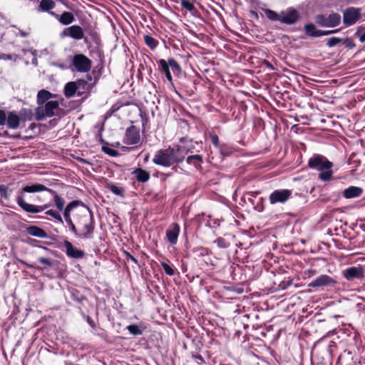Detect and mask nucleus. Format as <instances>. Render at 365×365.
I'll use <instances>...</instances> for the list:
<instances>
[{
    "instance_id": "obj_9",
    "label": "nucleus",
    "mask_w": 365,
    "mask_h": 365,
    "mask_svg": "<svg viewBox=\"0 0 365 365\" xmlns=\"http://www.w3.org/2000/svg\"><path fill=\"white\" fill-rule=\"evenodd\" d=\"M292 191L289 189L274 190L269 196L270 204L285 203L291 197Z\"/></svg>"
},
{
    "instance_id": "obj_42",
    "label": "nucleus",
    "mask_w": 365,
    "mask_h": 365,
    "mask_svg": "<svg viewBox=\"0 0 365 365\" xmlns=\"http://www.w3.org/2000/svg\"><path fill=\"white\" fill-rule=\"evenodd\" d=\"M342 41H343V38L333 36L327 40L326 45L328 47L331 48V47L335 46L336 45H337L339 43H342Z\"/></svg>"
},
{
    "instance_id": "obj_49",
    "label": "nucleus",
    "mask_w": 365,
    "mask_h": 365,
    "mask_svg": "<svg viewBox=\"0 0 365 365\" xmlns=\"http://www.w3.org/2000/svg\"><path fill=\"white\" fill-rule=\"evenodd\" d=\"M364 29L363 26H360L357 27L356 31L355 32V36L359 37L360 42H365V32L364 34H361V31Z\"/></svg>"
},
{
    "instance_id": "obj_59",
    "label": "nucleus",
    "mask_w": 365,
    "mask_h": 365,
    "mask_svg": "<svg viewBox=\"0 0 365 365\" xmlns=\"http://www.w3.org/2000/svg\"><path fill=\"white\" fill-rule=\"evenodd\" d=\"M143 131H144L145 124L148 123V118L145 117V118H143Z\"/></svg>"
},
{
    "instance_id": "obj_37",
    "label": "nucleus",
    "mask_w": 365,
    "mask_h": 365,
    "mask_svg": "<svg viewBox=\"0 0 365 365\" xmlns=\"http://www.w3.org/2000/svg\"><path fill=\"white\" fill-rule=\"evenodd\" d=\"M315 22L322 27H328L327 16L324 14H318L315 16Z\"/></svg>"
},
{
    "instance_id": "obj_53",
    "label": "nucleus",
    "mask_w": 365,
    "mask_h": 365,
    "mask_svg": "<svg viewBox=\"0 0 365 365\" xmlns=\"http://www.w3.org/2000/svg\"><path fill=\"white\" fill-rule=\"evenodd\" d=\"M7 119V115L4 110H0V125H4Z\"/></svg>"
},
{
    "instance_id": "obj_16",
    "label": "nucleus",
    "mask_w": 365,
    "mask_h": 365,
    "mask_svg": "<svg viewBox=\"0 0 365 365\" xmlns=\"http://www.w3.org/2000/svg\"><path fill=\"white\" fill-rule=\"evenodd\" d=\"M63 246L66 248V254L70 258L81 259L85 256V252L76 248L71 242L65 240Z\"/></svg>"
},
{
    "instance_id": "obj_21",
    "label": "nucleus",
    "mask_w": 365,
    "mask_h": 365,
    "mask_svg": "<svg viewBox=\"0 0 365 365\" xmlns=\"http://www.w3.org/2000/svg\"><path fill=\"white\" fill-rule=\"evenodd\" d=\"M363 190L359 187L349 186L344 190L343 195L346 199L359 197L362 195Z\"/></svg>"
},
{
    "instance_id": "obj_47",
    "label": "nucleus",
    "mask_w": 365,
    "mask_h": 365,
    "mask_svg": "<svg viewBox=\"0 0 365 365\" xmlns=\"http://www.w3.org/2000/svg\"><path fill=\"white\" fill-rule=\"evenodd\" d=\"M102 150L111 157H115L118 155V152L116 150L110 148L107 146L103 145Z\"/></svg>"
},
{
    "instance_id": "obj_6",
    "label": "nucleus",
    "mask_w": 365,
    "mask_h": 365,
    "mask_svg": "<svg viewBox=\"0 0 365 365\" xmlns=\"http://www.w3.org/2000/svg\"><path fill=\"white\" fill-rule=\"evenodd\" d=\"M59 106L58 101H49L45 103L43 106H38L35 109V119L36 120H41L46 117L51 118L54 115V110Z\"/></svg>"
},
{
    "instance_id": "obj_24",
    "label": "nucleus",
    "mask_w": 365,
    "mask_h": 365,
    "mask_svg": "<svg viewBox=\"0 0 365 365\" xmlns=\"http://www.w3.org/2000/svg\"><path fill=\"white\" fill-rule=\"evenodd\" d=\"M186 162L187 164L192 165L197 170L202 168L203 158L201 155H191L187 157Z\"/></svg>"
},
{
    "instance_id": "obj_28",
    "label": "nucleus",
    "mask_w": 365,
    "mask_h": 365,
    "mask_svg": "<svg viewBox=\"0 0 365 365\" xmlns=\"http://www.w3.org/2000/svg\"><path fill=\"white\" fill-rule=\"evenodd\" d=\"M78 89L76 83H75V81H71L67 83L65 86L64 95L67 98H71L75 95Z\"/></svg>"
},
{
    "instance_id": "obj_57",
    "label": "nucleus",
    "mask_w": 365,
    "mask_h": 365,
    "mask_svg": "<svg viewBox=\"0 0 365 365\" xmlns=\"http://www.w3.org/2000/svg\"><path fill=\"white\" fill-rule=\"evenodd\" d=\"M86 321H87V322L89 324V325L92 328H95L96 327V324H95V322H93V320L92 319V318L91 317L87 316L86 317Z\"/></svg>"
},
{
    "instance_id": "obj_64",
    "label": "nucleus",
    "mask_w": 365,
    "mask_h": 365,
    "mask_svg": "<svg viewBox=\"0 0 365 365\" xmlns=\"http://www.w3.org/2000/svg\"><path fill=\"white\" fill-rule=\"evenodd\" d=\"M36 198H37L38 202H43V200L39 196H37Z\"/></svg>"
},
{
    "instance_id": "obj_14",
    "label": "nucleus",
    "mask_w": 365,
    "mask_h": 365,
    "mask_svg": "<svg viewBox=\"0 0 365 365\" xmlns=\"http://www.w3.org/2000/svg\"><path fill=\"white\" fill-rule=\"evenodd\" d=\"M336 284V281L333 279L331 277L327 274H321L315 279L312 281L309 286L310 287H327V286H333Z\"/></svg>"
},
{
    "instance_id": "obj_20",
    "label": "nucleus",
    "mask_w": 365,
    "mask_h": 365,
    "mask_svg": "<svg viewBox=\"0 0 365 365\" xmlns=\"http://www.w3.org/2000/svg\"><path fill=\"white\" fill-rule=\"evenodd\" d=\"M21 122V118L15 111H9L7 115L6 126L10 129H16L19 128Z\"/></svg>"
},
{
    "instance_id": "obj_10",
    "label": "nucleus",
    "mask_w": 365,
    "mask_h": 365,
    "mask_svg": "<svg viewBox=\"0 0 365 365\" xmlns=\"http://www.w3.org/2000/svg\"><path fill=\"white\" fill-rule=\"evenodd\" d=\"M300 15L297 9L289 7L280 13V22L287 25L294 24L299 21Z\"/></svg>"
},
{
    "instance_id": "obj_19",
    "label": "nucleus",
    "mask_w": 365,
    "mask_h": 365,
    "mask_svg": "<svg viewBox=\"0 0 365 365\" xmlns=\"http://www.w3.org/2000/svg\"><path fill=\"white\" fill-rule=\"evenodd\" d=\"M132 175L138 182L141 183H146L150 178V173L141 168H135L132 172Z\"/></svg>"
},
{
    "instance_id": "obj_34",
    "label": "nucleus",
    "mask_w": 365,
    "mask_h": 365,
    "mask_svg": "<svg viewBox=\"0 0 365 365\" xmlns=\"http://www.w3.org/2000/svg\"><path fill=\"white\" fill-rule=\"evenodd\" d=\"M106 188L118 196L124 197L125 190L123 187H118L116 185L110 182L106 185Z\"/></svg>"
},
{
    "instance_id": "obj_30",
    "label": "nucleus",
    "mask_w": 365,
    "mask_h": 365,
    "mask_svg": "<svg viewBox=\"0 0 365 365\" xmlns=\"http://www.w3.org/2000/svg\"><path fill=\"white\" fill-rule=\"evenodd\" d=\"M70 293L71 299L78 303L82 304L87 299L86 297L76 289H71Z\"/></svg>"
},
{
    "instance_id": "obj_23",
    "label": "nucleus",
    "mask_w": 365,
    "mask_h": 365,
    "mask_svg": "<svg viewBox=\"0 0 365 365\" xmlns=\"http://www.w3.org/2000/svg\"><path fill=\"white\" fill-rule=\"evenodd\" d=\"M26 232L31 236L40 238H46L48 236L47 232L44 230L36 225L28 227L26 228Z\"/></svg>"
},
{
    "instance_id": "obj_43",
    "label": "nucleus",
    "mask_w": 365,
    "mask_h": 365,
    "mask_svg": "<svg viewBox=\"0 0 365 365\" xmlns=\"http://www.w3.org/2000/svg\"><path fill=\"white\" fill-rule=\"evenodd\" d=\"M160 265L163 267L166 274L173 276L175 274L174 269L165 262H160Z\"/></svg>"
},
{
    "instance_id": "obj_45",
    "label": "nucleus",
    "mask_w": 365,
    "mask_h": 365,
    "mask_svg": "<svg viewBox=\"0 0 365 365\" xmlns=\"http://www.w3.org/2000/svg\"><path fill=\"white\" fill-rule=\"evenodd\" d=\"M69 231L75 236L77 235V227L75 220L73 221L72 219L70 220L66 221Z\"/></svg>"
},
{
    "instance_id": "obj_50",
    "label": "nucleus",
    "mask_w": 365,
    "mask_h": 365,
    "mask_svg": "<svg viewBox=\"0 0 365 365\" xmlns=\"http://www.w3.org/2000/svg\"><path fill=\"white\" fill-rule=\"evenodd\" d=\"M177 147H180L182 148V154L185 155V154H187L188 153H193V150L195 149V146L193 145H177Z\"/></svg>"
},
{
    "instance_id": "obj_15",
    "label": "nucleus",
    "mask_w": 365,
    "mask_h": 365,
    "mask_svg": "<svg viewBox=\"0 0 365 365\" xmlns=\"http://www.w3.org/2000/svg\"><path fill=\"white\" fill-rule=\"evenodd\" d=\"M180 231V225L176 222L172 223L166 230L165 236L170 245H175L177 244Z\"/></svg>"
},
{
    "instance_id": "obj_58",
    "label": "nucleus",
    "mask_w": 365,
    "mask_h": 365,
    "mask_svg": "<svg viewBox=\"0 0 365 365\" xmlns=\"http://www.w3.org/2000/svg\"><path fill=\"white\" fill-rule=\"evenodd\" d=\"M259 194H260V191H251V192H248L247 193V195H250L253 197H256Z\"/></svg>"
},
{
    "instance_id": "obj_44",
    "label": "nucleus",
    "mask_w": 365,
    "mask_h": 365,
    "mask_svg": "<svg viewBox=\"0 0 365 365\" xmlns=\"http://www.w3.org/2000/svg\"><path fill=\"white\" fill-rule=\"evenodd\" d=\"M220 248H227L230 246V242L223 237H218L214 242Z\"/></svg>"
},
{
    "instance_id": "obj_1",
    "label": "nucleus",
    "mask_w": 365,
    "mask_h": 365,
    "mask_svg": "<svg viewBox=\"0 0 365 365\" xmlns=\"http://www.w3.org/2000/svg\"><path fill=\"white\" fill-rule=\"evenodd\" d=\"M46 191L49 192L53 196V200L55 206L56 207L57 210L58 211H63V217L65 219V221L71 220V211L73 210V208L82 205H84V203L81 200H73L71 202H69L66 207H65V200L61 197L56 191L47 187L46 186L40 184V183H35L32 185H28L24 186L21 190L20 191L19 194L16 197V203L18 205L26 212L28 213H32L36 214L41 212L48 207H50L52 204L51 203H46L43 205H36L33 204L27 203L24 200V193L29 192V193H34V192H39Z\"/></svg>"
},
{
    "instance_id": "obj_3",
    "label": "nucleus",
    "mask_w": 365,
    "mask_h": 365,
    "mask_svg": "<svg viewBox=\"0 0 365 365\" xmlns=\"http://www.w3.org/2000/svg\"><path fill=\"white\" fill-rule=\"evenodd\" d=\"M185 159V155L182 154V148L174 146H169L166 149H160L158 150L153 158V163L155 165L170 167L174 164L182 163Z\"/></svg>"
},
{
    "instance_id": "obj_35",
    "label": "nucleus",
    "mask_w": 365,
    "mask_h": 365,
    "mask_svg": "<svg viewBox=\"0 0 365 365\" xmlns=\"http://www.w3.org/2000/svg\"><path fill=\"white\" fill-rule=\"evenodd\" d=\"M45 214L47 215L51 216L56 222H59L61 224L63 223V218H62L61 214L59 213L58 210L57 211V210H55L53 209H50V210H46L45 212Z\"/></svg>"
},
{
    "instance_id": "obj_25",
    "label": "nucleus",
    "mask_w": 365,
    "mask_h": 365,
    "mask_svg": "<svg viewBox=\"0 0 365 365\" xmlns=\"http://www.w3.org/2000/svg\"><path fill=\"white\" fill-rule=\"evenodd\" d=\"M56 6V2L53 0H41L38 4V11L48 12H53L51 10Z\"/></svg>"
},
{
    "instance_id": "obj_63",
    "label": "nucleus",
    "mask_w": 365,
    "mask_h": 365,
    "mask_svg": "<svg viewBox=\"0 0 365 365\" xmlns=\"http://www.w3.org/2000/svg\"><path fill=\"white\" fill-rule=\"evenodd\" d=\"M43 249H44L46 252H50V253H54V251H53V250H50V249H48V248H47V247H43Z\"/></svg>"
},
{
    "instance_id": "obj_33",
    "label": "nucleus",
    "mask_w": 365,
    "mask_h": 365,
    "mask_svg": "<svg viewBox=\"0 0 365 365\" xmlns=\"http://www.w3.org/2000/svg\"><path fill=\"white\" fill-rule=\"evenodd\" d=\"M217 149L223 158L230 157L233 153L232 147L226 143H222Z\"/></svg>"
},
{
    "instance_id": "obj_56",
    "label": "nucleus",
    "mask_w": 365,
    "mask_h": 365,
    "mask_svg": "<svg viewBox=\"0 0 365 365\" xmlns=\"http://www.w3.org/2000/svg\"><path fill=\"white\" fill-rule=\"evenodd\" d=\"M180 142L181 143H182V144H187L188 143H192V139H189L187 137H183V138H181L180 139Z\"/></svg>"
},
{
    "instance_id": "obj_18",
    "label": "nucleus",
    "mask_w": 365,
    "mask_h": 365,
    "mask_svg": "<svg viewBox=\"0 0 365 365\" xmlns=\"http://www.w3.org/2000/svg\"><path fill=\"white\" fill-rule=\"evenodd\" d=\"M50 15L56 19L62 25H69L75 21V16L70 11H63L61 15L56 12H50Z\"/></svg>"
},
{
    "instance_id": "obj_12",
    "label": "nucleus",
    "mask_w": 365,
    "mask_h": 365,
    "mask_svg": "<svg viewBox=\"0 0 365 365\" xmlns=\"http://www.w3.org/2000/svg\"><path fill=\"white\" fill-rule=\"evenodd\" d=\"M61 36H68L75 40H81L84 38V32L80 26L73 25L65 28L61 32Z\"/></svg>"
},
{
    "instance_id": "obj_52",
    "label": "nucleus",
    "mask_w": 365,
    "mask_h": 365,
    "mask_svg": "<svg viewBox=\"0 0 365 365\" xmlns=\"http://www.w3.org/2000/svg\"><path fill=\"white\" fill-rule=\"evenodd\" d=\"M340 31V29H334V30H321L320 36H329L332 34L337 33Z\"/></svg>"
},
{
    "instance_id": "obj_48",
    "label": "nucleus",
    "mask_w": 365,
    "mask_h": 365,
    "mask_svg": "<svg viewBox=\"0 0 365 365\" xmlns=\"http://www.w3.org/2000/svg\"><path fill=\"white\" fill-rule=\"evenodd\" d=\"M342 43L349 49H352L356 46L354 41L349 37L343 38Z\"/></svg>"
},
{
    "instance_id": "obj_36",
    "label": "nucleus",
    "mask_w": 365,
    "mask_h": 365,
    "mask_svg": "<svg viewBox=\"0 0 365 365\" xmlns=\"http://www.w3.org/2000/svg\"><path fill=\"white\" fill-rule=\"evenodd\" d=\"M127 329L128 330L129 333L133 336H138L141 335L143 334V329L141 327L135 324H130L127 327Z\"/></svg>"
},
{
    "instance_id": "obj_22",
    "label": "nucleus",
    "mask_w": 365,
    "mask_h": 365,
    "mask_svg": "<svg viewBox=\"0 0 365 365\" xmlns=\"http://www.w3.org/2000/svg\"><path fill=\"white\" fill-rule=\"evenodd\" d=\"M54 96L51 92L47 90L41 89L38 92L37 94V103L38 106H42L43 104L46 103V102L49 101L48 100Z\"/></svg>"
},
{
    "instance_id": "obj_13",
    "label": "nucleus",
    "mask_w": 365,
    "mask_h": 365,
    "mask_svg": "<svg viewBox=\"0 0 365 365\" xmlns=\"http://www.w3.org/2000/svg\"><path fill=\"white\" fill-rule=\"evenodd\" d=\"M140 131L135 125H130L126 129L125 143L127 145H136L140 142Z\"/></svg>"
},
{
    "instance_id": "obj_55",
    "label": "nucleus",
    "mask_w": 365,
    "mask_h": 365,
    "mask_svg": "<svg viewBox=\"0 0 365 365\" xmlns=\"http://www.w3.org/2000/svg\"><path fill=\"white\" fill-rule=\"evenodd\" d=\"M0 192H1V195L2 197H7V187L6 185H0Z\"/></svg>"
},
{
    "instance_id": "obj_38",
    "label": "nucleus",
    "mask_w": 365,
    "mask_h": 365,
    "mask_svg": "<svg viewBox=\"0 0 365 365\" xmlns=\"http://www.w3.org/2000/svg\"><path fill=\"white\" fill-rule=\"evenodd\" d=\"M265 15L267 19L271 21H280V14H277L274 11L267 9L264 10Z\"/></svg>"
},
{
    "instance_id": "obj_46",
    "label": "nucleus",
    "mask_w": 365,
    "mask_h": 365,
    "mask_svg": "<svg viewBox=\"0 0 365 365\" xmlns=\"http://www.w3.org/2000/svg\"><path fill=\"white\" fill-rule=\"evenodd\" d=\"M209 136H210L211 143L217 148L222 144V143H220L219 138H218L217 135L215 134V133H213V132L210 133Z\"/></svg>"
},
{
    "instance_id": "obj_17",
    "label": "nucleus",
    "mask_w": 365,
    "mask_h": 365,
    "mask_svg": "<svg viewBox=\"0 0 365 365\" xmlns=\"http://www.w3.org/2000/svg\"><path fill=\"white\" fill-rule=\"evenodd\" d=\"M38 261L41 264L44 265L43 269H46V267H53L59 263L58 261H57V260H55V259H53L51 258H48V257H38ZM21 262L24 263V264H26L29 268H33V269H36L38 270L43 269V268L36 266L35 264H30L28 263H25L23 261H21Z\"/></svg>"
},
{
    "instance_id": "obj_41",
    "label": "nucleus",
    "mask_w": 365,
    "mask_h": 365,
    "mask_svg": "<svg viewBox=\"0 0 365 365\" xmlns=\"http://www.w3.org/2000/svg\"><path fill=\"white\" fill-rule=\"evenodd\" d=\"M191 357L193 359V361L198 365H204L206 364L203 356L196 352H192Z\"/></svg>"
},
{
    "instance_id": "obj_31",
    "label": "nucleus",
    "mask_w": 365,
    "mask_h": 365,
    "mask_svg": "<svg viewBox=\"0 0 365 365\" xmlns=\"http://www.w3.org/2000/svg\"><path fill=\"white\" fill-rule=\"evenodd\" d=\"M77 85L78 96H81L85 91H88L91 86L88 83V81L85 79H78L75 81Z\"/></svg>"
},
{
    "instance_id": "obj_32",
    "label": "nucleus",
    "mask_w": 365,
    "mask_h": 365,
    "mask_svg": "<svg viewBox=\"0 0 365 365\" xmlns=\"http://www.w3.org/2000/svg\"><path fill=\"white\" fill-rule=\"evenodd\" d=\"M34 115H35V113L34 114L31 109L22 108L20 110L19 117L21 118V121H30L33 119Z\"/></svg>"
},
{
    "instance_id": "obj_26",
    "label": "nucleus",
    "mask_w": 365,
    "mask_h": 365,
    "mask_svg": "<svg viewBox=\"0 0 365 365\" xmlns=\"http://www.w3.org/2000/svg\"><path fill=\"white\" fill-rule=\"evenodd\" d=\"M304 33L309 37H319L321 30L317 29L316 26L312 23H309L304 26Z\"/></svg>"
},
{
    "instance_id": "obj_62",
    "label": "nucleus",
    "mask_w": 365,
    "mask_h": 365,
    "mask_svg": "<svg viewBox=\"0 0 365 365\" xmlns=\"http://www.w3.org/2000/svg\"><path fill=\"white\" fill-rule=\"evenodd\" d=\"M236 292L239 293V294H241L243 292V289L242 288H237L235 289Z\"/></svg>"
},
{
    "instance_id": "obj_29",
    "label": "nucleus",
    "mask_w": 365,
    "mask_h": 365,
    "mask_svg": "<svg viewBox=\"0 0 365 365\" xmlns=\"http://www.w3.org/2000/svg\"><path fill=\"white\" fill-rule=\"evenodd\" d=\"M143 40L145 45L152 51H154L159 45V41L150 34H145Z\"/></svg>"
},
{
    "instance_id": "obj_51",
    "label": "nucleus",
    "mask_w": 365,
    "mask_h": 365,
    "mask_svg": "<svg viewBox=\"0 0 365 365\" xmlns=\"http://www.w3.org/2000/svg\"><path fill=\"white\" fill-rule=\"evenodd\" d=\"M123 256L125 257L127 260H130L137 265L139 264L138 259L135 257H133L129 252L124 250Z\"/></svg>"
},
{
    "instance_id": "obj_39",
    "label": "nucleus",
    "mask_w": 365,
    "mask_h": 365,
    "mask_svg": "<svg viewBox=\"0 0 365 365\" xmlns=\"http://www.w3.org/2000/svg\"><path fill=\"white\" fill-rule=\"evenodd\" d=\"M192 252L195 253L197 257H205L209 255V250L203 247H195Z\"/></svg>"
},
{
    "instance_id": "obj_2",
    "label": "nucleus",
    "mask_w": 365,
    "mask_h": 365,
    "mask_svg": "<svg viewBox=\"0 0 365 365\" xmlns=\"http://www.w3.org/2000/svg\"><path fill=\"white\" fill-rule=\"evenodd\" d=\"M74 220L79 227L76 237L91 240L93 238L96 227L93 214L91 211H83L74 215Z\"/></svg>"
},
{
    "instance_id": "obj_61",
    "label": "nucleus",
    "mask_w": 365,
    "mask_h": 365,
    "mask_svg": "<svg viewBox=\"0 0 365 365\" xmlns=\"http://www.w3.org/2000/svg\"><path fill=\"white\" fill-rule=\"evenodd\" d=\"M36 123H32L30 124L29 128L33 130L34 128H36Z\"/></svg>"
},
{
    "instance_id": "obj_40",
    "label": "nucleus",
    "mask_w": 365,
    "mask_h": 365,
    "mask_svg": "<svg viewBox=\"0 0 365 365\" xmlns=\"http://www.w3.org/2000/svg\"><path fill=\"white\" fill-rule=\"evenodd\" d=\"M178 2L180 3L182 8L189 11H192L195 9L194 4L190 0H180Z\"/></svg>"
},
{
    "instance_id": "obj_60",
    "label": "nucleus",
    "mask_w": 365,
    "mask_h": 365,
    "mask_svg": "<svg viewBox=\"0 0 365 365\" xmlns=\"http://www.w3.org/2000/svg\"><path fill=\"white\" fill-rule=\"evenodd\" d=\"M92 80H93V77H92V76H91V75H90V74H87V75H86V81H88V83L89 81H91Z\"/></svg>"
},
{
    "instance_id": "obj_7",
    "label": "nucleus",
    "mask_w": 365,
    "mask_h": 365,
    "mask_svg": "<svg viewBox=\"0 0 365 365\" xmlns=\"http://www.w3.org/2000/svg\"><path fill=\"white\" fill-rule=\"evenodd\" d=\"M72 66L75 70L80 73H87L92 67V61L83 53H78L73 56Z\"/></svg>"
},
{
    "instance_id": "obj_11",
    "label": "nucleus",
    "mask_w": 365,
    "mask_h": 365,
    "mask_svg": "<svg viewBox=\"0 0 365 365\" xmlns=\"http://www.w3.org/2000/svg\"><path fill=\"white\" fill-rule=\"evenodd\" d=\"M364 274V269L361 265L348 267L342 272V276L349 281L362 279Z\"/></svg>"
},
{
    "instance_id": "obj_27",
    "label": "nucleus",
    "mask_w": 365,
    "mask_h": 365,
    "mask_svg": "<svg viewBox=\"0 0 365 365\" xmlns=\"http://www.w3.org/2000/svg\"><path fill=\"white\" fill-rule=\"evenodd\" d=\"M328 27H336L341 24V17L338 13H331L327 16Z\"/></svg>"
},
{
    "instance_id": "obj_4",
    "label": "nucleus",
    "mask_w": 365,
    "mask_h": 365,
    "mask_svg": "<svg viewBox=\"0 0 365 365\" xmlns=\"http://www.w3.org/2000/svg\"><path fill=\"white\" fill-rule=\"evenodd\" d=\"M307 165L311 169L319 171L318 178L321 181L327 182L332 179L334 165L327 157L315 153L309 159Z\"/></svg>"
},
{
    "instance_id": "obj_54",
    "label": "nucleus",
    "mask_w": 365,
    "mask_h": 365,
    "mask_svg": "<svg viewBox=\"0 0 365 365\" xmlns=\"http://www.w3.org/2000/svg\"><path fill=\"white\" fill-rule=\"evenodd\" d=\"M292 284V281L289 280V281H282V282H280V284H279V288L280 289H287V287H289L290 284Z\"/></svg>"
},
{
    "instance_id": "obj_8",
    "label": "nucleus",
    "mask_w": 365,
    "mask_h": 365,
    "mask_svg": "<svg viewBox=\"0 0 365 365\" xmlns=\"http://www.w3.org/2000/svg\"><path fill=\"white\" fill-rule=\"evenodd\" d=\"M361 8L348 7L343 12V23L346 27L354 25L361 18Z\"/></svg>"
},
{
    "instance_id": "obj_5",
    "label": "nucleus",
    "mask_w": 365,
    "mask_h": 365,
    "mask_svg": "<svg viewBox=\"0 0 365 365\" xmlns=\"http://www.w3.org/2000/svg\"><path fill=\"white\" fill-rule=\"evenodd\" d=\"M158 70L161 75L164 76L166 79L173 84V76L170 70L173 74L179 77L182 74V68L178 62L173 58H168V60L159 59L157 61Z\"/></svg>"
}]
</instances>
